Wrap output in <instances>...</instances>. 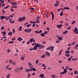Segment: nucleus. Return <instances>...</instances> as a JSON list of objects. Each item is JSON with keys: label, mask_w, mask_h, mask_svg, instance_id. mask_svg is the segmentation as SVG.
<instances>
[{"label": "nucleus", "mask_w": 78, "mask_h": 78, "mask_svg": "<svg viewBox=\"0 0 78 78\" xmlns=\"http://www.w3.org/2000/svg\"><path fill=\"white\" fill-rule=\"evenodd\" d=\"M46 54L45 56H50V53L48 52V51H46L45 52Z\"/></svg>", "instance_id": "obj_8"}, {"label": "nucleus", "mask_w": 78, "mask_h": 78, "mask_svg": "<svg viewBox=\"0 0 78 78\" xmlns=\"http://www.w3.org/2000/svg\"><path fill=\"white\" fill-rule=\"evenodd\" d=\"M13 42H14V41H9L8 42L9 43H11V44H12L13 43Z\"/></svg>", "instance_id": "obj_43"}, {"label": "nucleus", "mask_w": 78, "mask_h": 78, "mask_svg": "<svg viewBox=\"0 0 78 78\" xmlns=\"http://www.w3.org/2000/svg\"><path fill=\"white\" fill-rule=\"evenodd\" d=\"M44 34H47L46 30V31H45L44 32Z\"/></svg>", "instance_id": "obj_57"}, {"label": "nucleus", "mask_w": 78, "mask_h": 78, "mask_svg": "<svg viewBox=\"0 0 78 78\" xmlns=\"http://www.w3.org/2000/svg\"><path fill=\"white\" fill-rule=\"evenodd\" d=\"M62 50H60V52L58 54V55H61V52H62Z\"/></svg>", "instance_id": "obj_36"}, {"label": "nucleus", "mask_w": 78, "mask_h": 78, "mask_svg": "<svg viewBox=\"0 0 78 78\" xmlns=\"http://www.w3.org/2000/svg\"><path fill=\"white\" fill-rule=\"evenodd\" d=\"M36 19V21H38L40 19V17L39 16H37Z\"/></svg>", "instance_id": "obj_20"}, {"label": "nucleus", "mask_w": 78, "mask_h": 78, "mask_svg": "<svg viewBox=\"0 0 78 78\" xmlns=\"http://www.w3.org/2000/svg\"><path fill=\"white\" fill-rule=\"evenodd\" d=\"M23 40V38H21V37H19L18 38V41H22Z\"/></svg>", "instance_id": "obj_14"}, {"label": "nucleus", "mask_w": 78, "mask_h": 78, "mask_svg": "<svg viewBox=\"0 0 78 78\" xmlns=\"http://www.w3.org/2000/svg\"><path fill=\"white\" fill-rule=\"evenodd\" d=\"M74 73L76 75H77L78 73V71L77 72L76 70H75L74 71Z\"/></svg>", "instance_id": "obj_39"}, {"label": "nucleus", "mask_w": 78, "mask_h": 78, "mask_svg": "<svg viewBox=\"0 0 78 78\" xmlns=\"http://www.w3.org/2000/svg\"><path fill=\"white\" fill-rule=\"evenodd\" d=\"M37 45L38 48H40L41 47V48H44V46L42 45L41 44H37Z\"/></svg>", "instance_id": "obj_3"}, {"label": "nucleus", "mask_w": 78, "mask_h": 78, "mask_svg": "<svg viewBox=\"0 0 78 78\" xmlns=\"http://www.w3.org/2000/svg\"><path fill=\"white\" fill-rule=\"evenodd\" d=\"M60 2V1L59 0H58V1H56V3H55L54 5V6H55V7H57L58 6V5H59V4H58V2Z\"/></svg>", "instance_id": "obj_7"}, {"label": "nucleus", "mask_w": 78, "mask_h": 78, "mask_svg": "<svg viewBox=\"0 0 78 78\" xmlns=\"http://www.w3.org/2000/svg\"><path fill=\"white\" fill-rule=\"evenodd\" d=\"M40 22L38 21H35V23H39Z\"/></svg>", "instance_id": "obj_52"}, {"label": "nucleus", "mask_w": 78, "mask_h": 78, "mask_svg": "<svg viewBox=\"0 0 78 78\" xmlns=\"http://www.w3.org/2000/svg\"><path fill=\"white\" fill-rule=\"evenodd\" d=\"M12 19H10L9 20V22L11 24H12L15 22V21L14 20H13L12 21Z\"/></svg>", "instance_id": "obj_9"}, {"label": "nucleus", "mask_w": 78, "mask_h": 78, "mask_svg": "<svg viewBox=\"0 0 78 78\" xmlns=\"http://www.w3.org/2000/svg\"><path fill=\"white\" fill-rule=\"evenodd\" d=\"M12 30H13V33H15V29L14 28H13L12 29Z\"/></svg>", "instance_id": "obj_47"}, {"label": "nucleus", "mask_w": 78, "mask_h": 78, "mask_svg": "<svg viewBox=\"0 0 78 78\" xmlns=\"http://www.w3.org/2000/svg\"><path fill=\"white\" fill-rule=\"evenodd\" d=\"M7 51L8 53H9L10 51V50H9V49H7Z\"/></svg>", "instance_id": "obj_49"}, {"label": "nucleus", "mask_w": 78, "mask_h": 78, "mask_svg": "<svg viewBox=\"0 0 78 78\" xmlns=\"http://www.w3.org/2000/svg\"><path fill=\"white\" fill-rule=\"evenodd\" d=\"M64 72L65 73H67V70L66 69H65L64 70Z\"/></svg>", "instance_id": "obj_34"}, {"label": "nucleus", "mask_w": 78, "mask_h": 78, "mask_svg": "<svg viewBox=\"0 0 78 78\" xmlns=\"http://www.w3.org/2000/svg\"><path fill=\"white\" fill-rule=\"evenodd\" d=\"M44 76V75L42 73H41L39 75V77H41V78H42Z\"/></svg>", "instance_id": "obj_16"}, {"label": "nucleus", "mask_w": 78, "mask_h": 78, "mask_svg": "<svg viewBox=\"0 0 78 78\" xmlns=\"http://www.w3.org/2000/svg\"><path fill=\"white\" fill-rule=\"evenodd\" d=\"M12 34V32H10L8 33V35L10 36H11Z\"/></svg>", "instance_id": "obj_17"}, {"label": "nucleus", "mask_w": 78, "mask_h": 78, "mask_svg": "<svg viewBox=\"0 0 78 78\" xmlns=\"http://www.w3.org/2000/svg\"><path fill=\"white\" fill-rule=\"evenodd\" d=\"M28 24V22H27L24 24V26H26L27 24Z\"/></svg>", "instance_id": "obj_51"}, {"label": "nucleus", "mask_w": 78, "mask_h": 78, "mask_svg": "<svg viewBox=\"0 0 78 78\" xmlns=\"http://www.w3.org/2000/svg\"><path fill=\"white\" fill-rule=\"evenodd\" d=\"M18 4V3L16 2H14L12 4V5H17Z\"/></svg>", "instance_id": "obj_10"}, {"label": "nucleus", "mask_w": 78, "mask_h": 78, "mask_svg": "<svg viewBox=\"0 0 78 78\" xmlns=\"http://www.w3.org/2000/svg\"><path fill=\"white\" fill-rule=\"evenodd\" d=\"M22 26H20V27L19 28V31H21L22 29Z\"/></svg>", "instance_id": "obj_21"}, {"label": "nucleus", "mask_w": 78, "mask_h": 78, "mask_svg": "<svg viewBox=\"0 0 78 78\" xmlns=\"http://www.w3.org/2000/svg\"><path fill=\"white\" fill-rule=\"evenodd\" d=\"M51 76L52 77V78H55V75H52Z\"/></svg>", "instance_id": "obj_37"}, {"label": "nucleus", "mask_w": 78, "mask_h": 78, "mask_svg": "<svg viewBox=\"0 0 78 78\" xmlns=\"http://www.w3.org/2000/svg\"><path fill=\"white\" fill-rule=\"evenodd\" d=\"M9 62L10 63H11L12 64H13V61L11 59L9 61Z\"/></svg>", "instance_id": "obj_28"}, {"label": "nucleus", "mask_w": 78, "mask_h": 78, "mask_svg": "<svg viewBox=\"0 0 78 78\" xmlns=\"http://www.w3.org/2000/svg\"><path fill=\"white\" fill-rule=\"evenodd\" d=\"M28 76L29 77H30L31 76H30V74L29 73H28Z\"/></svg>", "instance_id": "obj_58"}, {"label": "nucleus", "mask_w": 78, "mask_h": 78, "mask_svg": "<svg viewBox=\"0 0 78 78\" xmlns=\"http://www.w3.org/2000/svg\"><path fill=\"white\" fill-rule=\"evenodd\" d=\"M30 44V42L29 41H28L27 42V44Z\"/></svg>", "instance_id": "obj_55"}, {"label": "nucleus", "mask_w": 78, "mask_h": 78, "mask_svg": "<svg viewBox=\"0 0 78 78\" xmlns=\"http://www.w3.org/2000/svg\"><path fill=\"white\" fill-rule=\"evenodd\" d=\"M26 72H30V71H32V68H30V69H28L27 68H26Z\"/></svg>", "instance_id": "obj_6"}, {"label": "nucleus", "mask_w": 78, "mask_h": 78, "mask_svg": "<svg viewBox=\"0 0 78 78\" xmlns=\"http://www.w3.org/2000/svg\"><path fill=\"white\" fill-rule=\"evenodd\" d=\"M33 41V38L32 39L31 38L30 39V42H31V43H32Z\"/></svg>", "instance_id": "obj_40"}, {"label": "nucleus", "mask_w": 78, "mask_h": 78, "mask_svg": "<svg viewBox=\"0 0 78 78\" xmlns=\"http://www.w3.org/2000/svg\"><path fill=\"white\" fill-rule=\"evenodd\" d=\"M31 25V24H27V25L26 27H30V26Z\"/></svg>", "instance_id": "obj_35"}, {"label": "nucleus", "mask_w": 78, "mask_h": 78, "mask_svg": "<svg viewBox=\"0 0 78 78\" xmlns=\"http://www.w3.org/2000/svg\"><path fill=\"white\" fill-rule=\"evenodd\" d=\"M77 58H76V59H73V58L72 59V60L73 61H76V60H77Z\"/></svg>", "instance_id": "obj_59"}, {"label": "nucleus", "mask_w": 78, "mask_h": 78, "mask_svg": "<svg viewBox=\"0 0 78 78\" xmlns=\"http://www.w3.org/2000/svg\"><path fill=\"white\" fill-rule=\"evenodd\" d=\"M63 12H64L63 11H62L61 13L60 14V16H63Z\"/></svg>", "instance_id": "obj_23"}, {"label": "nucleus", "mask_w": 78, "mask_h": 78, "mask_svg": "<svg viewBox=\"0 0 78 78\" xmlns=\"http://www.w3.org/2000/svg\"><path fill=\"white\" fill-rule=\"evenodd\" d=\"M35 33H36V34H38L39 33V31H35Z\"/></svg>", "instance_id": "obj_31"}, {"label": "nucleus", "mask_w": 78, "mask_h": 78, "mask_svg": "<svg viewBox=\"0 0 78 78\" xmlns=\"http://www.w3.org/2000/svg\"><path fill=\"white\" fill-rule=\"evenodd\" d=\"M75 43H76V42H73L71 44L72 45H73V44H74Z\"/></svg>", "instance_id": "obj_45"}, {"label": "nucleus", "mask_w": 78, "mask_h": 78, "mask_svg": "<svg viewBox=\"0 0 78 78\" xmlns=\"http://www.w3.org/2000/svg\"><path fill=\"white\" fill-rule=\"evenodd\" d=\"M28 64H29V65H28L29 66H31V65H32V64L30 63V62L28 63Z\"/></svg>", "instance_id": "obj_61"}, {"label": "nucleus", "mask_w": 78, "mask_h": 78, "mask_svg": "<svg viewBox=\"0 0 78 78\" xmlns=\"http://www.w3.org/2000/svg\"><path fill=\"white\" fill-rule=\"evenodd\" d=\"M54 47L52 46L50 47V51H54Z\"/></svg>", "instance_id": "obj_12"}, {"label": "nucleus", "mask_w": 78, "mask_h": 78, "mask_svg": "<svg viewBox=\"0 0 78 78\" xmlns=\"http://www.w3.org/2000/svg\"><path fill=\"white\" fill-rule=\"evenodd\" d=\"M32 30V29H25L24 30V31L26 33H30V32H31Z\"/></svg>", "instance_id": "obj_2"}, {"label": "nucleus", "mask_w": 78, "mask_h": 78, "mask_svg": "<svg viewBox=\"0 0 78 78\" xmlns=\"http://www.w3.org/2000/svg\"><path fill=\"white\" fill-rule=\"evenodd\" d=\"M50 47H48L47 48H46V49L47 50H49L50 51Z\"/></svg>", "instance_id": "obj_44"}, {"label": "nucleus", "mask_w": 78, "mask_h": 78, "mask_svg": "<svg viewBox=\"0 0 78 78\" xmlns=\"http://www.w3.org/2000/svg\"><path fill=\"white\" fill-rule=\"evenodd\" d=\"M37 44L34 46V48H32V50H37Z\"/></svg>", "instance_id": "obj_5"}, {"label": "nucleus", "mask_w": 78, "mask_h": 78, "mask_svg": "<svg viewBox=\"0 0 78 78\" xmlns=\"http://www.w3.org/2000/svg\"><path fill=\"white\" fill-rule=\"evenodd\" d=\"M60 42V41L59 40H57V41H56V42L57 43H58Z\"/></svg>", "instance_id": "obj_48"}, {"label": "nucleus", "mask_w": 78, "mask_h": 78, "mask_svg": "<svg viewBox=\"0 0 78 78\" xmlns=\"http://www.w3.org/2000/svg\"><path fill=\"white\" fill-rule=\"evenodd\" d=\"M32 69L33 71H35L36 70V69H35V68H33V69Z\"/></svg>", "instance_id": "obj_41"}, {"label": "nucleus", "mask_w": 78, "mask_h": 78, "mask_svg": "<svg viewBox=\"0 0 78 78\" xmlns=\"http://www.w3.org/2000/svg\"><path fill=\"white\" fill-rule=\"evenodd\" d=\"M16 40V38L15 37H14V38H12V41H13V40Z\"/></svg>", "instance_id": "obj_62"}, {"label": "nucleus", "mask_w": 78, "mask_h": 78, "mask_svg": "<svg viewBox=\"0 0 78 78\" xmlns=\"http://www.w3.org/2000/svg\"><path fill=\"white\" fill-rule=\"evenodd\" d=\"M65 74V73H64V71H63V72H61V73H60V75H62V74Z\"/></svg>", "instance_id": "obj_42"}, {"label": "nucleus", "mask_w": 78, "mask_h": 78, "mask_svg": "<svg viewBox=\"0 0 78 78\" xmlns=\"http://www.w3.org/2000/svg\"><path fill=\"white\" fill-rule=\"evenodd\" d=\"M9 5H8L7 6L5 7H4V9H6L8 8V7H9Z\"/></svg>", "instance_id": "obj_30"}, {"label": "nucleus", "mask_w": 78, "mask_h": 78, "mask_svg": "<svg viewBox=\"0 0 78 78\" xmlns=\"http://www.w3.org/2000/svg\"><path fill=\"white\" fill-rule=\"evenodd\" d=\"M62 24H59V25H56V27L57 28H60L61 27H62Z\"/></svg>", "instance_id": "obj_11"}, {"label": "nucleus", "mask_w": 78, "mask_h": 78, "mask_svg": "<svg viewBox=\"0 0 78 78\" xmlns=\"http://www.w3.org/2000/svg\"><path fill=\"white\" fill-rule=\"evenodd\" d=\"M57 37L58 38V40L59 41H61L62 39V38L61 37H60L59 36H58Z\"/></svg>", "instance_id": "obj_15"}, {"label": "nucleus", "mask_w": 78, "mask_h": 78, "mask_svg": "<svg viewBox=\"0 0 78 78\" xmlns=\"http://www.w3.org/2000/svg\"><path fill=\"white\" fill-rule=\"evenodd\" d=\"M78 47V43L77 44L75 45V48L76 49H77V47Z\"/></svg>", "instance_id": "obj_29"}, {"label": "nucleus", "mask_w": 78, "mask_h": 78, "mask_svg": "<svg viewBox=\"0 0 78 78\" xmlns=\"http://www.w3.org/2000/svg\"><path fill=\"white\" fill-rule=\"evenodd\" d=\"M76 23V21H74L72 22V24H73L74 23Z\"/></svg>", "instance_id": "obj_46"}, {"label": "nucleus", "mask_w": 78, "mask_h": 78, "mask_svg": "<svg viewBox=\"0 0 78 78\" xmlns=\"http://www.w3.org/2000/svg\"><path fill=\"white\" fill-rule=\"evenodd\" d=\"M71 58H69L68 59V61H70L71 60Z\"/></svg>", "instance_id": "obj_64"}, {"label": "nucleus", "mask_w": 78, "mask_h": 78, "mask_svg": "<svg viewBox=\"0 0 78 78\" xmlns=\"http://www.w3.org/2000/svg\"><path fill=\"white\" fill-rule=\"evenodd\" d=\"M1 33L3 34L4 35H5L6 34V32L5 31H2Z\"/></svg>", "instance_id": "obj_22"}, {"label": "nucleus", "mask_w": 78, "mask_h": 78, "mask_svg": "<svg viewBox=\"0 0 78 78\" xmlns=\"http://www.w3.org/2000/svg\"><path fill=\"white\" fill-rule=\"evenodd\" d=\"M64 9L70 10V8L68 7H65L64 8Z\"/></svg>", "instance_id": "obj_19"}, {"label": "nucleus", "mask_w": 78, "mask_h": 78, "mask_svg": "<svg viewBox=\"0 0 78 78\" xmlns=\"http://www.w3.org/2000/svg\"><path fill=\"white\" fill-rule=\"evenodd\" d=\"M70 52L69 51H65V53L66 54H69L70 53Z\"/></svg>", "instance_id": "obj_24"}, {"label": "nucleus", "mask_w": 78, "mask_h": 78, "mask_svg": "<svg viewBox=\"0 0 78 78\" xmlns=\"http://www.w3.org/2000/svg\"><path fill=\"white\" fill-rule=\"evenodd\" d=\"M10 74H8L6 76V78H10Z\"/></svg>", "instance_id": "obj_26"}, {"label": "nucleus", "mask_w": 78, "mask_h": 78, "mask_svg": "<svg viewBox=\"0 0 78 78\" xmlns=\"http://www.w3.org/2000/svg\"><path fill=\"white\" fill-rule=\"evenodd\" d=\"M30 23H36V21H30Z\"/></svg>", "instance_id": "obj_27"}, {"label": "nucleus", "mask_w": 78, "mask_h": 78, "mask_svg": "<svg viewBox=\"0 0 78 78\" xmlns=\"http://www.w3.org/2000/svg\"><path fill=\"white\" fill-rule=\"evenodd\" d=\"M4 29V27L3 26H2V27L1 28V30H2Z\"/></svg>", "instance_id": "obj_56"}, {"label": "nucleus", "mask_w": 78, "mask_h": 78, "mask_svg": "<svg viewBox=\"0 0 78 78\" xmlns=\"http://www.w3.org/2000/svg\"><path fill=\"white\" fill-rule=\"evenodd\" d=\"M37 44L36 43H34L32 44V45L33 46H34V45H36Z\"/></svg>", "instance_id": "obj_38"}, {"label": "nucleus", "mask_w": 78, "mask_h": 78, "mask_svg": "<svg viewBox=\"0 0 78 78\" xmlns=\"http://www.w3.org/2000/svg\"><path fill=\"white\" fill-rule=\"evenodd\" d=\"M38 62H39L38 60H36V64H37Z\"/></svg>", "instance_id": "obj_54"}, {"label": "nucleus", "mask_w": 78, "mask_h": 78, "mask_svg": "<svg viewBox=\"0 0 78 78\" xmlns=\"http://www.w3.org/2000/svg\"><path fill=\"white\" fill-rule=\"evenodd\" d=\"M62 62V61L60 60V61H58V63H61Z\"/></svg>", "instance_id": "obj_63"}, {"label": "nucleus", "mask_w": 78, "mask_h": 78, "mask_svg": "<svg viewBox=\"0 0 78 78\" xmlns=\"http://www.w3.org/2000/svg\"><path fill=\"white\" fill-rule=\"evenodd\" d=\"M41 36L42 37L45 36V35H44V34L43 33H41Z\"/></svg>", "instance_id": "obj_25"}, {"label": "nucleus", "mask_w": 78, "mask_h": 78, "mask_svg": "<svg viewBox=\"0 0 78 78\" xmlns=\"http://www.w3.org/2000/svg\"><path fill=\"white\" fill-rule=\"evenodd\" d=\"M41 58H45V55H41Z\"/></svg>", "instance_id": "obj_33"}, {"label": "nucleus", "mask_w": 78, "mask_h": 78, "mask_svg": "<svg viewBox=\"0 0 78 78\" xmlns=\"http://www.w3.org/2000/svg\"><path fill=\"white\" fill-rule=\"evenodd\" d=\"M50 13L52 15V20H53L54 19V13H53V12H51Z\"/></svg>", "instance_id": "obj_13"}, {"label": "nucleus", "mask_w": 78, "mask_h": 78, "mask_svg": "<svg viewBox=\"0 0 78 78\" xmlns=\"http://www.w3.org/2000/svg\"><path fill=\"white\" fill-rule=\"evenodd\" d=\"M74 33H76V34H78V31H73Z\"/></svg>", "instance_id": "obj_50"}, {"label": "nucleus", "mask_w": 78, "mask_h": 78, "mask_svg": "<svg viewBox=\"0 0 78 78\" xmlns=\"http://www.w3.org/2000/svg\"><path fill=\"white\" fill-rule=\"evenodd\" d=\"M75 29L74 30V31H76L78 30V29L77 27H75Z\"/></svg>", "instance_id": "obj_32"}, {"label": "nucleus", "mask_w": 78, "mask_h": 78, "mask_svg": "<svg viewBox=\"0 0 78 78\" xmlns=\"http://www.w3.org/2000/svg\"><path fill=\"white\" fill-rule=\"evenodd\" d=\"M5 11L4 10L2 11V13L3 14H5Z\"/></svg>", "instance_id": "obj_53"}, {"label": "nucleus", "mask_w": 78, "mask_h": 78, "mask_svg": "<svg viewBox=\"0 0 78 78\" xmlns=\"http://www.w3.org/2000/svg\"><path fill=\"white\" fill-rule=\"evenodd\" d=\"M68 33V31L67 30H65V32H62V34H66Z\"/></svg>", "instance_id": "obj_18"}, {"label": "nucleus", "mask_w": 78, "mask_h": 78, "mask_svg": "<svg viewBox=\"0 0 78 78\" xmlns=\"http://www.w3.org/2000/svg\"><path fill=\"white\" fill-rule=\"evenodd\" d=\"M26 19V17L25 16H24L22 18L20 17L18 19V22H19L20 21L21 22L22 21H24Z\"/></svg>", "instance_id": "obj_1"}, {"label": "nucleus", "mask_w": 78, "mask_h": 78, "mask_svg": "<svg viewBox=\"0 0 78 78\" xmlns=\"http://www.w3.org/2000/svg\"><path fill=\"white\" fill-rule=\"evenodd\" d=\"M6 16H1L0 17V18L1 20H2L3 19H5L7 18Z\"/></svg>", "instance_id": "obj_4"}, {"label": "nucleus", "mask_w": 78, "mask_h": 78, "mask_svg": "<svg viewBox=\"0 0 78 78\" xmlns=\"http://www.w3.org/2000/svg\"><path fill=\"white\" fill-rule=\"evenodd\" d=\"M30 9L32 10H34V9L33 8H30Z\"/></svg>", "instance_id": "obj_60"}]
</instances>
